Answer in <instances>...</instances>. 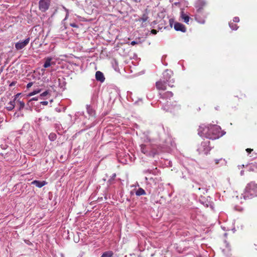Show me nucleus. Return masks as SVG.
I'll return each mask as SVG.
<instances>
[{
    "label": "nucleus",
    "instance_id": "7ed1b4c3",
    "mask_svg": "<svg viewBox=\"0 0 257 257\" xmlns=\"http://www.w3.org/2000/svg\"><path fill=\"white\" fill-rule=\"evenodd\" d=\"M207 6V3L204 0H197L195 3V7L197 8L195 19L200 24H204L205 23V18L206 17L207 15L203 14V10Z\"/></svg>",
    "mask_w": 257,
    "mask_h": 257
},
{
    "label": "nucleus",
    "instance_id": "c85d7f7f",
    "mask_svg": "<svg viewBox=\"0 0 257 257\" xmlns=\"http://www.w3.org/2000/svg\"><path fill=\"white\" fill-rule=\"evenodd\" d=\"M151 32L152 34L155 35L157 33L158 31L156 30L153 29L151 30Z\"/></svg>",
    "mask_w": 257,
    "mask_h": 257
},
{
    "label": "nucleus",
    "instance_id": "bb28decb",
    "mask_svg": "<svg viewBox=\"0 0 257 257\" xmlns=\"http://www.w3.org/2000/svg\"><path fill=\"white\" fill-rule=\"evenodd\" d=\"M20 95V93H18L15 96V98L13 100H15V102H17V98L19 97V96Z\"/></svg>",
    "mask_w": 257,
    "mask_h": 257
},
{
    "label": "nucleus",
    "instance_id": "f257e3e1",
    "mask_svg": "<svg viewBox=\"0 0 257 257\" xmlns=\"http://www.w3.org/2000/svg\"><path fill=\"white\" fill-rule=\"evenodd\" d=\"M220 127L217 125L202 124L198 130V134L201 137L214 140L220 137Z\"/></svg>",
    "mask_w": 257,
    "mask_h": 257
},
{
    "label": "nucleus",
    "instance_id": "2f4dec72",
    "mask_svg": "<svg viewBox=\"0 0 257 257\" xmlns=\"http://www.w3.org/2000/svg\"><path fill=\"white\" fill-rule=\"evenodd\" d=\"M220 160H218V159H216L215 160V164L217 165L219 163V162Z\"/></svg>",
    "mask_w": 257,
    "mask_h": 257
},
{
    "label": "nucleus",
    "instance_id": "423d86ee",
    "mask_svg": "<svg viewBox=\"0 0 257 257\" xmlns=\"http://www.w3.org/2000/svg\"><path fill=\"white\" fill-rule=\"evenodd\" d=\"M51 0H40L39 2V9L42 12L47 11L50 6Z\"/></svg>",
    "mask_w": 257,
    "mask_h": 257
},
{
    "label": "nucleus",
    "instance_id": "2eb2a0df",
    "mask_svg": "<svg viewBox=\"0 0 257 257\" xmlns=\"http://www.w3.org/2000/svg\"><path fill=\"white\" fill-rule=\"evenodd\" d=\"M146 194L145 191L142 188H139L136 192V195L138 196L146 195Z\"/></svg>",
    "mask_w": 257,
    "mask_h": 257
},
{
    "label": "nucleus",
    "instance_id": "6ab92c4d",
    "mask_svg": "<svg viewBox=\"0 0 257 257\" xmlns=\"http://www.w3.org/2000/svg\"><path fill=\"white\" fill-rule=\"evenodd\" d=\"M148 17L146 14H143L142 17L139 19L140 22H142V23L146 22L148 20Z\"/></svg>",
    "mask_w": 257,
    "mask_h": 257
},
{
    "label": "nucleus",
    "instance_id": "473e14b6",
    "mask_svg": "<svg viewBox=\"0 0 257 257\" xmlns=\"http://www.w3.org/2000/svg\"><path fill=\"white\" fill-rule=\"evenodd\" d=\"M169 22H170V24L171 25V26H172V23H173V20L172 19H170V20H169Z\"/></svg>",
    "mask_w": 257,
    "mask_h": 257
},
{
    "label": "nucleus",
    "instance_id": "f03ea898",
    "mask_svg": "<svg viewBox=\"0 0 257 257\" xmlns=\"http://www.w3.org/2000/svg\"><path fill=\"white\" fill-rule=\"evenodd\" d=\"M173 75V72L167 70L163 73V80L160 79L159 81L156 82V86L158 90L165 91L167 89V83H168V85L171 87L174 86L172 83H174L175 81L174 79H171V77Z\"/></svg>",
    "mask_w": 257,
    "mask_h": 257
},
{
    "label": "nucleus",
    "instance_id": "6e6552de",
    "mask_svg": "<svg viewBox=\"0 0 257 257\" xmlns=\"http://www.w3.org/2000/svg\"><path fill=\"white\" fill-rule=\"evenodd\" d=\"M141 147V152L144 153V154H146L147 156H152L154 157L155 155L157 154L156 151L152 150L151 152H148V149L147 147V146L144 144H142L140 146Z\"/></svg>",
    "mask_w": 257,
    "mask_h": 257
},
{
    "label": "nucleus",
    "instance_id": "72a5a7b5",
    "mask_svg": "<svg viewBox=\"0 0 257 257\" xmlns=\"http://www.w3.org/2000/svg\"><path fill=\"white\" fill-rule=\"evenodd\" d=\"M116 177V174L114 173L112 175V178L111 179H114L115 178V177Z\"/></svg>",
    "mask_w": 257,
    "mask_h": 257
},
{
    "label": "nucleus",
    "instance_id": "a878e982",
    "mask_svg": "<svg viewBox=\"0 0 257 257\" xmlns=\"http://www.w3.org/2000/svg\"><path fill=\"white\" fill-rule=\"evenodd\" d=\"M33 84V82H29L27 85V88H30Z\"/></svg>",
    "mask_w": 257,
    "mask_h": 257
},
{
    "label": "nucleus",
    "instance_id": "f704fd0d",
    "mask_svg": "<svg viewBox=\"0 0 257 257\" xmlns=\"http://www.w3.org/2000/svg\"><path fill=\"white\" fill-rule=\"evenodd\" d=\"M32 100H37L38 99L36 98H33Z\"/></svg>",
    "mask_w": 257,
    "mask_h": 257
},
{
    "label": "nucleus",
    "instance_id": "5701e85b",
    "mask_svg": "<svg viewBox=\"0 0 257 257\" xmlns=\"http://www.w3.org/2000/svg\"><path fill=\"white\" fill-rule=\"evenodd\" d=\"M239 21V19L238 17H234L233 19V23H238Z\"/></svg>",
    "mask_w": 257,
    "mask_h": 257
},
{
    "label": "nucleus",
    "instance_id": "4468645a",
    "mask_svg": "<svg viewBox=\"0 0 257 257\" xmlns=\"http://www.w3.org/2000/svg\"><path fill=\"white\" fill-rule=\"evenodd\" d=\"M16 102H15V100H12V101H11L9 103H8V105L9 106H8L7 107V109L9 111H11L14 108H15V105H16Z\"/></svg>",
    "mask_w": 257,
    "mask_h": 257
},
{
    "label": "nucleus",
    "instance_id": "c9c22d12",
    "mask_svg": "<svg viewBox=\"0 0 257 257\" xmlns=\"http://www.w3.org/2000/svg\"><path fill=\"white\" fill-rule=\"evenodd\" d=\"M11 85V86H12V85H14V84H13V83H12V84H11V85Z\"/></svg>",
    "mask_w": 257,
    "mask_h": 257
},
{
    "label": "nucleus",
    "instance_id": "39448f33",
    "mask_svg": "<svg viewBox=\"0 0 257 257\" xmlns=\"http://www.w3.org/2000/svg\"><path fill=\"white\" fill-rule=\"evenodd\" d=\"M211 148L210 141L204 140L198 145L196 151L199 155H207L211 151Z\"/></svg>",
    "mask_w": 257,
    "mask_h": 257
},
{
    "label": "nucleus",
    "instance_id": "4be33fe9",
    "mask_svg": "<svg viewBox=\"0 0 257 257\" xmlns=\"http://www.w3.org/2000/svg\"><path fill=\"white\" fill-rule=\"evenodd\" d=\"M56 138V136L55 134H51L50 135H49V138L50 139V140H54Z\"/></svg>",
    "mask_w": 257,
    "mask_h": 257
},
{
    "label": "nucleus",
    "instance_id": "b1692460",
    "mask_svg": "<svg viewBox=\"0 0 257 257\" xmlns=\"http://www.w3.org/2000/svg\"><path fill=\"white\" fill-rule=\"evenodd\" d=\"M49 93V92L48 90H46L45 91V92H43L41 94V96H45L46 95H47Z\"/></svg>",
    "mask_w": 257,
    "mask_h": 257
},
{
    "label": "nucleus",
    "instance_id": "0eeeda50",
    "mask_svg": "<svg viewBox=\"0 0 257 257\" xmlns=\"http://www.w3.org/2000/svg\"><path fill=\"white\" fill-rule=\"evenodd\" d=\"M30 38H28L23 41H19L16 43L15 48L17 50H21L25 47L29 43Z\"/></svg>",
    "mask_w": 257,
    "mask_h": 257
},
{
    "label": "nucleus",
    "instance_id": "c756f323",
    "mask_svg": "<svg viewBox=\"0 0 257 257\" xmlns=\"http://www.w3.org/2000/svg\"><path fill=\"white\" fill-rule=\"evenodd\" d=\"M70 25L74 28H78V26L75 23H71Z\"/></svg>",
    "mask_w": 257,
    "mask_h": 257
},
{
    "label": "nucleus",
    "instance_id": "1a4fd4ad",
    "mask_svg": "<svg viewBox=\"0 0 257 257\" xmlns=\"http://www.w3.org/2000/svg\"><path fill=\"white\" fill-rule=\"evenodd\" d=\"M174 29L176 31H181L184 33L186 31L185 26L182 24L178 22L175 23Z\"/></svg>",
    "mask_w": 257,
    "mask_h": 257
},
{
    "label": "nucleus",
    "instance_id": "9b49d317",
    "mask_svg": "<svg viewBox=\"0 0 257 257\" xmlns=\"http://www.w3.org/2000/svg\"><path fill=\"white\" fill-rule=\"evenodd\" d=\"M32 185H35L38 188H41L47 184V182L45 181H39L38 180H34L31 183Z\"/></svg>",
    "mask_w": 257,
    "mask_h": 257
},
{
    "label": "nucleus",
    "instance_id": "20e7f679",
    "mask_svg": "<svg viewBox=\"0 0 257 257\" xmlns=\"http://www.w3.org/2000/svg\"><path fill=\"white\" fill-rule=\"evenodd\" d=\"M243 195L244 198H251L257 196V184L254 182L248 183L244 190Z\"/></svg>",
    "mask_w": 257,
    "mask_h": 257
},
{
    "label": "nucleus",
    "instance_id": "f3484780",
    "mask_svg": "<svg viewBox=\"0 0 257 257\" xmlns=\"http://www.w3.org/2000/svg\"><path fill=\"white\" fill-rule=\"evenodd\" d=\"M113 253L112 251H107L103 253L101 257H112Z\"/></svg>",
    "mask_w": 257,
    "mask_h": 257
},
{
    "label": "nucleus",
    "instance_id": "9d476101",
    "mask_svg": "<svg viewBox=\"0 0 257 257\" xmlns=\"http://www.w3.org/2000/svg\"><path fill=\"white\" fill-rule=\"evenodd\" d=\"M95 78L97 81H99L101 82H104L105 80V77L104 76L103 74L99 71H97L96 72Z\"/></svg>",
    "mask_w": 257,
    "mask_h": 257
},
{
    "label": "nucleus",
    "instance_id": "393cba45",
    "mask_svg": "<svg viewBox=\"0 0 257 257\" xmlns=\"http://www.w3.org/2000/svg\"><path fill=\"white\" fill-rule=\"evenodd\" d=\"M246 151L248 153V154H250L251 153L252 151H253V149H250V148H247L246 149Z\"/></svg>",
    "mask_w": 257,
    "mask_h": 257
},
{
    "label": "nucleus",
    "instance_id": "cd10ccee",
    "mask_svg": "<svg viewBox=\"0 0 257 257\" xmlns=\"http://www.w3.org/2000/svg\"><path fill=\"white\" fill-rule=\"evenodd\" d=\"M41 104H42L43 105H47L48 104V102L47 101H42L41 102Z\"/></svg>",
    "mask_w": 257,
    "mask_h": 257
},
{
    "label": "nucleus",
    "instance_id": "aec40b11",
    "mask_svg": "<svg viewBox=\"0 0 257 257\" xmlns=\"http://www.w3.org/2000/svg\"><path fill=\"white\" fill-rule=\"evenodd\" d=\"M229 25L231 29L233 30H236L238 28V26L235 23H230Z\"/></svg>",
    "mask_w": 257,
    "mask_h": 257
},
{
    "label": "nucleus",
    "instance_id": "7c9ffc66",
    "mask_svg": "<svg viewBox=\"0 0 257 257\" xmlns=\"http://www.w3.org/2000/svg\"><path fill=\"white\" fill-rule=\"evenodd\" d=\"M137 44V42H136V41H132V42H131V44L132 45H133V46H134V45H136V44Z\"/></svg>",
    "mask_w": 257,
    "mask_h": 257
},
{
    "label": "nucleus",
    "instance_id": "412c9836",
    "mask_svg": "<svg viewBox=\"0 0 257 257\" xmlns=\"http://www.w3.org/2000/svg\"><path fill=\"white\" fill-rule=\"evenodd\" d=\"M41 89H38L37 90H35L33 92L30 93L28 95L29 96L34 95L36 94L40 93L41 92Z\"/></svg>",
    "mask_w": 257,
    "mask_h": 257
},
{
    "label": "nucleus",
    "instance_id": "e433bc0d",
    "mask_svg": "<svg viewBox=\"0 0 257 257\" xmlns=\"http://www.w3.org/2000/svg\"><path fill=\"white\" fill-rule=\"evenodd\" d=\"M11 85V86H12V85H14V84H13V83H12V84H11V85Z\"/></svg>",
    "mask_w": 257,
    "mask_h": 257
},
{
    "label": "nucleus",
    "instance_id": "ddd939ff",
    "mask_svg": "<svg viewBox=\"0 0 257 257\" xmlns=\"http://www.w3.org/2000/svg\"><path fill=\"white\" fill-rule=\"evenodd\" d=\"M181 18L182 20L187 24L189 22L190 20V17L187 15L185 14L183 11L181 12Z\"/></svg>",
    "mask_w": 257,
    "mask_h": 257
},
{
    "label": "nucleus",
    "instance_id": "f8f14e48",
    "mask_svg": "<svg viewBox=\"0 0 257 257\" xmlns=\"http://www.w3.org/2000/svg\"><path fill=\"white\" fill-rule=\"evenodd\" d=\"M160 98L163 99H168L170 98L173 96V93L171 91H167L165 93H160Z\"/></svg>",
    "mask_w": 257,
    "mask_h": 257
},
{
    "label": "nucleus",
    "instance_id": "a211bd4d",
    "mask_svg": "<svg viewBox=\"0 0 257 257\" xmlns=\"http://www.w3.org/2000/svg\"><path fill=\"white\" fill-rule=\"evenodd\" d=\"M19 105V110L20 111L25 107V102L22 101L17 100L16 102Z\"/></svg>",
    "mask_w": 257,
    "mask_h": 257
},
{
    "label": "nucleus",
    "instance_id": "dca6fc26",
    "mask_svg": "<svg viewBox=\"0 0 257 257\" xmlns=\"http://www.w3.org/2000/svg\"><path fill=\"white\" fill-rule=\"evenodd\" d=\"M52 59V58L50 57L47 58L46 61L43 65V67L45 68L50 67L51 66V61Z\"/></svg>",
    "mask_w": 257,
    "mask_h": 257
}]
</instances>
